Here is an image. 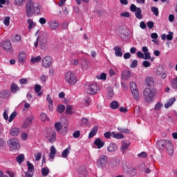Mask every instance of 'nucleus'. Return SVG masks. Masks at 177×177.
I'll return each instance as SVG.
<instances>
[{
  "mask_svg": "<svg viewBox=\"0 0 177 177\" xmlns=\"http://www.w3.org/2000/svg\"><path fill=\"white\" fill-rule=\"evenodd\" d=\"M23 161H24V154H19V156H17V162H18V164H21Z\"/></svg>",
  "mask_w": 177,
  "mask_h": 177,
  "instance_id": "39",
  "label": "nucleus"
},
{
  "mask_svg": "<svg viewBox=\"0 0 177 177\" xmlns=\"http://www.w3.org/2000/svg\"><path fill=\"white\" fill-rule=\"evenodd\" d=\"M66 109V106H64V105L61 104V105H58L57 108V111L58 113H63V111H64Z\"/></svg>",
  "mask_w": 177,
  "mask_h": 177,
  "instance_id": "45",
  "label": "nucleus"
},
{
  "mask_svg": "<svg viewBox=\"0 0 177 177\" xmlns=\"http://www.w3.org/2000/svg\"><path fill=\"white\" fill-rule=\"evenodd\" d=\"M151 10L155 16H158V15H160V12L158 11V8L157 7H151Z\"/></svg>",
  "mask_w": 177,
  "mask_h": 177,
  "instance_id": "43",
  "label": "nucleus"
},
{
  "mask_svg": "<svg viewBox=\"0 0 177 177\" xmlns=\"http://www.w3.org/2000/svg\"><path fill=\"white\" fill-rule=\"evenodd\" d=\"M171 85L173 89H177V76L171 80Z\"/></svg>",
  "mask_w": 177,
  "mask_h": 177,
  "instance_id": "34",
  "label": "nucleus"
},
{
  "mask_svg": "<svg viewBox=\"0 0 177 177\" xmlns=\"http://www.w3.org/2000/svg\"><path fill=\"white\" fill-rule=\"evenodd\" d=\"M130 89L131 91L138 90V86H136V83L133 82H130Z\"/></svg>",
  "mask_w": 177,
  "mask_h": 177,
  "instance_id": "46",
  "label": "nucleus"
},
{
  "mask_svg": "<svg viewBox=\"0 0 177 177\" xmlns=\"http://www.w3.org/2000/svg\"><path fill=\"white\" fill-rule=\"evenodd\" d=\"M28 138V135L26 133H22L21 134V139H22V140H27V138Z\"/></svg>",
  "mask_w": 177,
  "mask_h": 177,
  "instance_id": "64",
  "label": "nucleus"
},
{
  "mask_svg": "<svg viewBox=\"0 0 177 177\" xmlns=\"http://www.w3.org/2000/svg\"><path fill=\"white\" fill-rule=\"evenodd\" d=\"M71 150V147H68V148H66V149H64V150L62 151V156L64 158H67L68 154H70Z\"/></svg>",
  "mask_w": 177,
  "mask_h": 177,
  "instance_id": "26",
  "label": "nucleus"
},
{
  "mask_svg": "<svg viewBox=\"0 0 177 177\" xmlns=\"http://www.w3.org/2000/svg\"><path fill=\"white\" fill-rule=\"evenodd\" d=\"M131 68H135L136 67H138V60L134 59L132 61L131 65H130Z\"/></svg>",
  "mask_w": 177,
  "mask_h": 177,
  "instance_id": "52",
  "label": "nucleus"
},
{
  "mask_svg": "<svg viewBox=\"0 0 177 177\" xmlns=\"http://www.w3.org/2000/svg\"><path fill=\"white\" fill-rule=\"evenodd\" d=\"M13 42H20L21 41V37L19 35H15L12 39Z\"/></svg>",
  "mask_w": 177,
  "mask_h": 177,
  "instance_id": "47",
  "label": "nucleus"
},
{
  "mask_svg": "<svg viewBox=\"0 0 177 177\" xmlns=\"http://www.w3.org/2000/svg\"><path fill=\"white\" fill-rule=\"evenodd\" d=\"M118 34L120 38L128 37V29H127V28H120L118 30Z\"/></svg>",
  "mask_w": 177,
  "mask_h": 177,
  "instance_id": "15",
  "label": "nucleus"
},
{
  "mask_svg": "<svg viewBox=\"0 0 177 177\" xmlns=\"http://www.w3.org/2000/svg\"><path fill=\"white\" fill-rule=\"evenodd\" d=\"M97 130L98 128L97 126H95L91 131H90L89 134H88V139H92V138H93V136H95V135H96V133H97Z\"/></svg>",
  "mask_w": 177,
  "mask_h": 177,
  "instance_id": "23",
  "label": "nucleus"
},
{
  "mask_svg": "<svg viewBox=\"0 0 177 177\" xmlns=\"http://www.w3.org/2000/svg\"><path fill=\"white\" fill-rule=\"evenodd\" d=\"M41 175L43 176H48L49 175V168L44 167L41 169Z\"/></svg>",
  "mask_w": 177,
  "mask_h": 177,
  "instance_id": "38",
  "label": "nucleus"
},
{
  "mask_svg": "<svg viewBox=\"0 0 177 177\" xmlns=\"http://www.w3.org/2000/svg\"><path fill=\"white\" fill-rule=\"evenodd\" d=\"M156 146L158 150L160 151L162 150H167L169 156H173L174 154V146L169 140H160L156 142Z\"/></svg>",
  "mask_w": 177,
  "mask_h": 177,
  "instance_id": "2",
  "label": "nucleus"
},
{
  "mask_svg": "<svg viewBox=\"0 0 177 177\" xmlns=\"http://www.w3.org/2000/svg\"><path fill=\"white\" fill-rule=\"evenodd\" d=\"M20 133V129L19 128H12L10 130V134L12 135V136H17V135H19V133Z\"/></svg>",
  "mask_w": 177,
  "mask_h": 177,
  "instance_id": "30",
  "label": "nucleus"
},
{
  "mask_svg": "<svg viewBox=\"0 0 177 177\" xmlns=\"http://www.w3.org/2000/svg\"><path fill=\"white\" fill-rule=\"evenodd\" d=\"M35 91L36 93H39V92H41V86H39V84H36L35 86Z\"/></svg>",
  "mask_w": 177,
  "mask_h": 177,
  "instance_id": "63",
  "label": "nucleus"
},
{
  "mask_svg": "<svg viewBox=\"0 0 177 177\" xmlns=\"http://www.w3.org/2000/svg\"><path fill=\"white\" fill-rule=\"evenodd\" d=\"M48 140L50 143H55L56 141V131L53 130L51 132V135L48 136Z\"/></svg>",
  "mask_w": 177,
  "mask_h": 177,
  "instance_id": "22",
  "label": "nucleus"
},
{
  "mask_svg": "<svg viewBox=\"0 0 177 177\" xmlns=\"http://www.w3.org/2000/svg\"><path fill=\"white\" fill-rule=\"evenodd\" d=\"M118 131H119V132H120L121 133H129V132H131L129 129L122 127H118Z\"/></svg>",
  "mask_w": 177,
  "mask_h": 177,
  "instance_id": "41",
  "label": "nucleus"
},
{
  "mask_svg": "<svg viewBox=\"0 0 177 177\" xmlns=\"http://www.w3.org/2000/svg\"><path fill=\"white\" fill-rule=\"evenodd\" d=\"M109 158L106 155H100L97 160V165L99 168H106Z\"/></svg>",
  "mask_w": 177,
  "mask_h": 177,
  "instance_id": "7",
  "label": "nucleus"
},
{
  "mask_svg": "<svg viewBox=\"0 0 177 177\" xmlns=\"http://www.w3.org/2000/svg\"><path fill=\"white\" fill-rule=\"evenodd\" d=\"M163 106L164 105L161 102H158L154 106L155 111H160Z\"/></svg>",
  "mask_w": 177,
  "mask_h": 177,
  "instance_id": "40",
  "label": "nucleus"
},
{
  "mask_svg": "<svg viewBox=\"0 0 177 177\" xmlns=\"http://www.w3.org/2000/svg\"><path fill=\"white\" fill-rule=\"evenodd\" d=\"M32 121H34V115L27 117L23 122V129H27L32 124Z\"/></svg>",
  "mask_w": 177,
  "mask_h": 177,
  "instance_id": "11",
  "label": "nucleus"
},
{
  "mask_svg": "<svg viewBox=\"0 0 177 177\" xmlns=\"http://www.w3.org/2000/svg\"><path fill=\"white\" fill-rule=\"evenodd\" d=\"M112 137L114 138L115 139H124V135L121 133H115V132H112L111 133Z\"/></svg>",
  "mask_w": 177,
  "mask_h": 177,
  "instance_id": "36",
  "label": "nucleus"
},
{
  "mask_svg": "<svg viewBox=\"0 0 177 177\" xmlns=\"http://www.w3.org/2000/svg\"><path fill=\"white\" fill-rule=\"evenodd\" d=\"M28 166V171L33 172L34 171V165H32L30 161L26 162Z\"/></svg>",
  "mask_w": 177,
  "mask_h": 177,
  "instance_id": "42",
  "label": "nucleus"
},
{
  "mask_svg": "<svg viewBox=\"0 0 177 177\" xmlns=\"http://www.w3.org/2000/svg\"><path fill=\"white\" fill-rule=\"evenodd\" d=\"M56 148L55 146H51L50 149V153H49V158L50 160H53L55 159V157L56 156Z\"/></svg>",
  "mask_w": 177,
  "mask_h": 177,
  "instance_id": "16",
  "label": "nucleus"
},
{
  "mask_svg": "<svg viewBox=\"0 0 177 177\" xmlns=\"http://www.w3.org/2000/svg\"><path fill=\"white\" fill-rule=\"evenodd\" d=\"M96 78H97V80H105L106 78H107V75H106V73H102L100 76L97 75L96 77Z\"/></svg>",
  "mask_w": 177,
  "mask_h": 177,
  "instance_id": "56",
  "label": "nucleus"
},
{
  "mask_svg": "<svg viewBox=\"0 0 177 177\" xmlns=\"http://www.w3.org/2000/svg\"><path fill=\"white\" fill-rule=\"evenodd\" d=\"M94 145H95V146H97V149H102V147H103V146H104L105 143H104V142L102 141V140L100 138H97L94 141Z\"/></svg>",
  "mask_w": 177,
  "mask_h": 177,
  "instance_id": "20",
  "label": "nucleus"
},
{
  "mask_svg": "<svg viewBox=\"0 0 177 177\" xmlns=\"http://www.w3.org/2000/svg\"><path fill=\"white\" fill-rule=\"evenodd\" d=\"M10 1L9 0H0V8H3V5H10Z\"/></svg>",
  "mask_w": 177,
  "mask_h": 177,
  "instance_id": "44",
  "label": "nucleus"
},
{
  "mask_svg": "<svg viewBox=\"0 0 177 177\" xmlns=\"http://www.w3.org/2000/svg\"><path fill=\"white\" fill-rule=\"evenodd\" d=\"M129 146H131V143L122 142L120 148L122 153H125V151L127 150V149H128V147H129Z\"/></svg>",
  "mask_w": 177,
  "mask_h": 177,
  "instance_id": "24",
  "label": "nucleus"
},
{
  "mask_svg": "<svg viewBox=\"0 0 177 177\" xmlns=\"http://www.w3.org/2000/svg\"><path fill=\"white\" fill-rule=\"evenodd\" d=\"M25 10L28 17H32V15H39L41 13V6L38 2L33 0H28L25 5Z\"/></svg>",
  "mask_w": 177,
  "mask_h": 177,
  "instance_id": "1",
  "label": "nucleus"
},
{
  "mask_svg": "<svg viewBox=\"0 0 177 177\" xmlns=\"http://www.w3.org/2000/svg\"><path fill=\"white\" fill-rule=\"evenodd\" d=\"M122 77L124 80H128V78H129V72L128 71L123 72L122 74Z\"/></svg>",
  "mask_w": 177,
  "mask_h": 177,
  "instance_id": "50",
  "label": "nucleus"
},
{
  "mask_svg": "<svg viewBox=\"0 0 177 177\" xmlns=\"http://www.w3.org/2000/svg\"><path fill=\"white\" fill-rule=\"evenodd\" d=\"M27 23L28 24L29 30H32V28H34V27H35V23L34 22V21H32V19H28Z\"/></svg>",
  "mask_w": 177,
  "mask_h": 177,
  "instance_id": "35",
  "label": "nucleus"
},
{
  "mask_svg": "<svg viewBox=\"0 0 177 177\" xmlns=\"http://www.w3.org/2000/svg\"><path fill=\"white\" fill-rule=\"evenodd\" d=\"M40 118L41 121H46V120H48V115L45 113H41L40 115Z\"/></svg>",
  "mask_w": 177,
  "mask_h": 177,
  "instance_id": "51",
  "label": "nucleus"
},
{
  "mask_svg": "<svg viewBox=\"0 0 177 177\" xmlns=\"http://www.w3.org/2000/svg\"><path fill=\"white\" fill-rule=\"evenodd\" d=\"M132 93V96L133 97V99H135V100H139V99H140V95L139 94V90H133V91H131Z\"/></svg>",
  "mask_w": 177,
  "mask_h": 177,
  "instance_id": "25",
  "label": "nucleus"
},
{
  "mask_svg": "<svg viewBox=\"0 0 177 177\" xmlns=\"http://www.w3.org/2000/svg\"><path fill=\"white\" fill-rule=\"evenodd\" d=\"M10 91L12 93H16V92L20 91V88L17 84H12L10 86Z\"/></svg>",
  "mask_w": 177,
  "mask_h": 177,
  "instance_id": "29",
  "label": "nucleus"
},
{
  "mask_svg": "<svg viewBox=\"0 0 177 177\" xmlns=\"http://www.w3.org/2000/svg\"><path fill=\"white\" fill-rule=\"evenodd\" d=\"M41 56H37V57H32L30 59V63H32V64H35V63H39V62H41Z\"/></svg>",
  "mask_w": 177,
  "mask_h": 177,
  "instance_id": "31",
  "label": "nucleus"
},
{
  "mask_svg": "<svg viewBox=\"0 0 177 177\" xmlns=\"http://www.w3.org/2000/svg\"><path fill=\"white\" fill-rule=\"evenodd\" d=\"M64 81L66 82V84H68V85H75L77 82H78V80H77V76L75 75V73L68 71L65 73L64 74Z\"/></svg>",
  "mask_w": 177,
  "mask_h": 177,
  "instance_id": "5",
  "label": "nucleus"
},
{
  "mask_svg": "<svg viewBox=\"0 0 177 177\" xmlns=\"http://www.w3.org/2000/svg\"><path fill=\"white\" fill-rule=\"evenodd\" d=\"M3 24L6 26H9L10 24V17H6L3 20Z\"/></svg>",
  "mask_w": 177,
  "mask_h": 177,
  "instance_id": "48",
  "label": "nucleus"
},
{
  "mask_svg": "<svg viewBox=\"0 0 177 177\" xmlns=\"http://www.w3.org/2000/svg\"><path fill=\"white\" fill-rule=\"evenodd\" d=\"M73 138H75V139L80 138V136H81V132L80 131V130L75 131L73 134Z\"/></svg>",
  "mask_w": 177,
  "mask_h": 177,
  "instance_id": "53",
  "label": "nucleus"
},
{
  "mask_svg": "<svg viewBox=\"0 0 177 177\" xmlns=\"http://www.w3.org/2000/svg\"><path fill=\"white\" fill-rule=\"evenodd\" d=\"M10 96V92L8 91H3L0 92V97L2 99H5L6 97H9Z\"/></svg>",
  "mask_w": 177,
  "mask_h": 177,
  "instance_id": "27",
  "label": "nucleus"
},
{
  "mask_svg": "<svg viewBox=\"0 0 177 177\" xmlns=\"http://www.w3.org/2000/svg\"><path fill=\"white\" fill-rule=\"evenodd\" d=\"M167 41H172L174 39V32H169V34L167 35Z\"/></svg>",
  "mask_w": 177,
  "mask_h": 177,
  "instance_id": "54",
  "label": "nucleus"
},
{
  "mask_svg": "<svg viewBox=\"0 0 177 177\" xmlns=\"http://www.w3.org/2000/svg\"><path fill=\"white\" fill-rule=\"evenodd\" d=\"M130 10L131 12H133L135 13V16L136 19H138V20L143 18L141 8L137 7L135 4H131L130 6Z\"/></svg>",
  "mask_w": 177,
  "mask_h": 177,
  "instance_id": "8",
  "label": "nucleus"
},
{
  "mask_svg": "<svg viewBox=\"0 0 177 177\" xmlns=\"http://www.w3.org/2000/svg\"><path fill=\"white\" fill-rule=\"evenodd\" d=\"M110 106H111V109H112L113 110H117V109H118V107H120V104H118V102H117V101L111 102L110 104Z\"/></svg>",
  "mask_w": 177,
  "mask_h": 177,
  "instance_id": "33",
  "label": "nucleus"
},
{
  "mask_svg": "<svg viewBox=\"0 0 177 177\" xmlns=\"http://www.w3.org/2000/svg\"><path fill=\"white\" fill-rule=\"evenodd\" d=\"M175 102H176V98H175L174 97H171V99L167 100V103L165 104V109H169V107H171V106L174 105Z\"/></svg>",
  "mask_w": 177,
  "mask_h": 177,
  "instance_id": "17",
  "label": "nucleus"
},
{
  "mask_svg": "<svg viewBox=\"0 0 177 177\" xmlns=\"http://www.w3.org/2000/svg\"><path fill=\"white\" fill-rule=\"evenodd\" d=\"M48 27L50 30H57L59 28V26H60V24L57 20H51L48 22Z\"/></svg>",
  "mask_w": 177,
  "mask_h": 177,
  "instance_id": "12",
  "label": "nucleus"
},
{
  "mask_svg": "<svg viewBox=\"0 0 177 177\" xmlns=\"http://www.w3.org/2000/svg\"><path fill=\"white\" fill-rule=\"evenodd\" d=\"M8 145L10 151H15L20 149V141L17 138H11L8 141Z\"/></svg>",
  "mask_w": 177,
  "mask_h": 177,
  "instance_id": "6",
  "label": "nucleus"
},
{
  "mask_svg": "<svg viewBox=\"0 0 177 177\" xmlns=\"http://www.w3.org/2000/svg\"><path fill=\"white\" fill-rule=\"evenodd\" d=\"M41 157H42V153L41 152L35 153V161H39V160H41Z\"/></svg>",
  "mask_w": 177,
  "mask_h": 177,
  "instance_id": "55",
  "label": "nucleus"
},
{
  "mask_svg": "<svg viewBox=\"0 0 177 177\" xmlns=\"http://www.w3.org/2000/svg\"><path fill=\"white\" fill-rule=\"evenodd\" d=\"M129 174L131 175V176H135L136 175V169L130 168L129 170Z\"/></svg>",
  "mask_w": 177,
  "mask_h": 177,
  "instance_id": "49",
  "label": "nucleus"
},
{
  "mask_svg": "<svg viewBox=\"0 0 177 177\" xmlns=\"http://www.w3.org/2000/svg\"><path fill=\"white\" fill-rule=\"evenodd\" d=\"M147 26L149 28L151 29L153 27H154V22H153V21H149L147 23Z\"/></svg>",
  "mask_w": 177,
  "mask_h": 177,
  "instance_id": "59",
  "label": "nucleus"
},
{
  "mask_svg": "<svg viewBox=\"0 0 177 177\" xmlns=\"http://www.w3.org/2000/svg\"><path fill=\"white\" fill-rule=\"evenodd\" d=\"M15 118H16V112H13L10 115V118L8 119L9 122H12V121H13V120H15Z\"/></svg>",
  "mask_w": 177,
  "mask_h": 177,
  "instance_id": "57",
  "label": "nucleus"
},
{
  "mask_svg": "<svg viewBox=\"0 0 177 177\" xmlns=\"http://www.w3.org/2000/svg\"><path fill=\"white\" fill-rule=\"evenodd\" d=\"M51 64H52V57L51 56L47 55L41 59V65L45 68H48V67H50Z\"/></svg>",
  "mask_w": 177,
  "mask_h": 177,
  "instance_id": "10",
  "label": "nucleus"
},
{
  "mask_svg": "<svg viewBox=\"0 0 177 177\" xmlns=\"http://www.w3.org/2000/svg\"><path fill=\"white\" fill-rule=\"evenodd\" d=\"M107 97L109 99H111L112 97H114V91L113 90V88H108Z\"/></svg>",
  "mask_w": 177,
  "mask_h": 177,
  "instance_id": "37",
  "label": "nucleus"
},
{
  "mask_svg": "<svg viewBox=\"0 0 177 177\" xmlns=\"http://www.w3.org/2000/svg\"><path fill=\"white\" fill-rule=\"evenodd\" d=\"M8 113H9V110L6 109L3 112V117L4 120H8L9 119V116L8 115Z\"/></svg>",
  "mask_w": 177,
  "mask_h": 177,
  "instance_id": "58",
  "label": "nucleus"
},
{
  "mask_svg": "<svg viewBox=\"0 0 177 177\" xmlns=\"http://www.w3.org/2000/svg\"><path fill=\"white\" fill-rule=\"evenodd\" d=\"M39 23H40V24H41V26H44V24H46V19H45L44 17L39 18Z\"/></svg>",
  "mask_w": 177,
  "mask_h": 177,
  "instance_id": "60",
  "label": "nucleus"
},
{
  "mask_svg": "<svg viewBox=\"0 0 177 177\" xmlns=\"http://www.w3.org/2000/svg\"><path fill=\"white\" fill-rule=\"evenodd\" d=\"M118 146H117V144L112 142L110 143L107 147V151L110 154H113V153H115V151L118 150Z\"/></svg>",
  "mask_w": 177,
  "mask_h": 177,
  "instance_id": "14",
  "label": "nucleus"
},
{
  "mask_svg": "<svg viewBox=\"0 0 177 177\" xmlns=\"http://www.w3.org/2000/svg\"><path fill=\"white\" fill-rule=\"evenodd\" d=\"M84 91L88 95H96L100 92V87L97 83H86L84 84Z\"/></svg>",
  "mask_w": 177,
  "mask_h": 177,
  "instance_id": "3",
  "label": "nucleus"
},
{
  "mask_svg": "<svg viewBox=\"0 0 177 177\" xmlns=\"http://www.w3.org/2000/svg\"><path fill=\"white\" fill-rule=\"evenodd\" d=\"M55 131H57V132H60V131H62V129H63V126L62 125V122H55Z\"/></svg>",
  "mask_w": 177,
  "mask_h": 177,
  "instance_id": "32",
  "label": "nucleus"
},
{
  "mask_svg": "<svg viewBox=\"0 0 177 177\" xmlns=\"http://www.w3.org/2000/svg\"><path fill=\"white\" fill-rule=\"evenodd\" d=\"M1 46H2L3 49L6 50V52H10V49H12V44L10 43V40H6L1 44Z\"/></svg>",
  "mask_w": 177,
  "mask_h": 177,
  "instance_id": "13",
  "label": "nucleus"
},
{
  "mask_svg": "<svg viewBox=\"0 0 177 177\" xmlns=\"http://www.w3.org/2000/svg\"><path fill=\"white\" fill-rule=\"evenodd\" d=\"M143 93L145 101L148 103H151L154 96H156V93H157V90L156 88H147L144 90Z\"/></svg>",
  "mask_w": 177,
  "mask_h": 177,
  "instance_id": "4",
  "label": "nucleus"
},
{
  "mask_svg": "<svg viewBox=\"0 0 177 177\" xmlns=\"http://www.w3.org/2000/svg\"><path fill=\"white\" fill-rule=\"evenodd\" d=\"M40 39H41V41L39 43L40 49L46 50L48 49V36H41Z\"/></svg>",
  "mask_w": 177,
  "mask_h": 177,
  "instance_id": "9",
  "label": "nucleus"
},
{
  "mask_svg": "<svg viewBox=\"0 0 177 177\" xmlns=\"http://www.w3.org/2000/svg\"><path fill=\"white\" fill-rule=\"evenodd\" d=\"M113 50L115 51V56H116V57H122V50H121V48L115 46Z\"/></svg>",
  "mask_w": 177,
  "mask_h": 177,
  "instance_id": "18",
  "label": "nucleus"
},
{
  "mask_svg": "<svg viewBox=\"0 0 177 177\" xmlns=\"http://www.w3.org/2000/svg\"><path fill=\"white\" fill-rule=\"evenodd\" d=\"M46 101L49 104L48 105V109L50 111H52L53 110V100H52V97H50V95H48L46 97Z\"/></svg>",
  "mask_w": 177,
  "mask_h": 177,
  "instance_id": "19",
  "label": "nucleus"
},
{
  "mask_svg": "<svg viewBox=\"0 0 177 177\" xmlns=\"http://www.w3.org/2000/svg\"><path fill=\"white\" fill-rule=\"evenodd\" d=\"M25 176L26 177H33L34 176V173L32 171H27L25 173Z\"/></svg>",
  "mask_w": 177,
  "mask_h": 177,
  "instance_id": "62",
  "label": "nucleus"
},
{
  "mask_svg": "<svg viewBox=\"0 0 177 177\" xmlns=\"http://www.w3.org/2000/svg\"><path fill=\"white\" fill-rule=\"evenodd\" d=\"M138 157H140L141 158H146V157H147V153L145 151H142L138 155Z\"/></svg>",
  "mask_w": 177,
  "mask_h": 177,
  "instance_id": "61",
  "label": "nucleus"
},
{
  "mask_svg": "<svg viewBox=\"0 0 177 177\" xmlns=\"http://www.w3.org/2000/svg\"><path fill=\"white\" fill-rule=\"evenodd\" d=\"M26 58L27 55H26V53H20L18 55V60L19 63H24V62H26Z\"/></svg>",
  "mask_w": 177,
  "mask_h": 177,
  "instance_id": "21",
  "label": "nucleus"
},
{
  "mask_svg": "<svg viewBox=\"0 0 177 177\" xmlns=\"http://www.w3.org/2000/svg\"><path fill=\"white\" fill-rule=\"evenodd\" d=\"M145 81L148 86H153V85H154V80L151 77H147Z\"/></svg>",
  "mask_w": 177,
  "mask_h": 177,
  "instance_id": "28",
  "label": "nucleus"
}]
</instances>
